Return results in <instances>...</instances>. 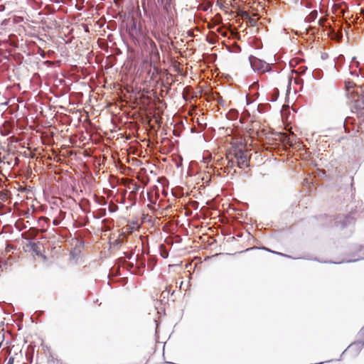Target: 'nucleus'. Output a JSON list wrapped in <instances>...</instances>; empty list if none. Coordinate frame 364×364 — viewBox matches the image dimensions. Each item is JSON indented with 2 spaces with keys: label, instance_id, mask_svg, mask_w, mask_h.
Here are the masks:
<instances>
[{
  "label": "nucleus",
  "instance_id": "nucleus-18",
  "mask_svg": "<svg viewBox=\"0 0 364 364\" xmlns=\"http://www.w3.org/2000/svg\"><path fill=\"white\" fill-rule=\"evenodd\" d=\"M161 256L163 258H167L168 257V252L166 250L161 251Z\"/></svg>",
  "mask_w": 364,
  "mask_h": 364
},
{
  "label": "nucleus",
  "instance_id": "nucleus-13",
  "mask_svg": "<svg viewBox=\"0 0 364 364\" xmlns=\"http://www.w3.org/2000/svg\"><path fill=\"white\" fill-rule=\"evenodd\" d=\"M96 202L100 205H105L107 204V200L104 197H97Z\"/></svg>",
  "mask_w": 364,
  "mask_h": 364
},
{
  "label": "nucleus",
  "instance_id": "nucleus-5",
  "mask_svg": "<svg viewBox=\"0 0 364 364\" xmlns=\"http://www.w3.org/2000/svg\"><path fill=\"white\" fill-rule=\"evenodd\" d=\"M363 346L364 338L358 339V341L349 345L348 347L343 351V353H345L346 352H349L352 353L353 355H356L359 353V352L361 350Z\"/></svg>",
  "mask_w": 364,
  "mask_h": 364
},
{
  "label": "nucleus",
  "instance_id": "nucleus-19",
  "mask_svg": "<svg viewBox=\"0 0 364 364\" xmlns=\"http://www.w3.org/2000/svg\"><path fill=\"white\" fill-rule=\"evenodd\" d=\"M164 9L167 11L168 12L170 9H171V5L168 6V4H167L166 2H164Z\"/></svg>",
  "mask_w": 364,
  "mask_h": 364
},
{
  "label": "nucleus",
  "instance_id": "nucleus-15",
  "mask_svg": "<svg viewBox=\"0 0 364 364\" xmlns=\"http://www.w3.org/2000/svg\"><path fill=\"white\" fill-rule=\"evenodd\" d=\"M312 75L316 79H319L321 77V70H314L312 73Z\"/></svg>",
  "mask_w": 364,
  "mask_h": 364
},
{
  "label": "nucleus",
  "instance_id": "nucleus-28",
  "mask_svg": "<svg viewBox=\"0 0 364 364\" xmlns=\"http://www.w3.org/2000/svg\"><path fill=\"white\" fill-rule=\"evenodd\" d=\"M328 55L326 53H323L321 55V58L322 59H326L327 58Z\"/></svg>",
  "mask_w": 364,
  "mask_h": 364
},
{
  "label": "nucleus",
  "instance_id": "nucleus-11",
  "mask_svg": "<svg viewBox=\"0 0 364 364\" xmlns=\"http://www.w3.org/2000/svg\"><path fill=\"white\" fill-rule=\"evenodd\" d=\"M238 114H239V113H238V112L237 110H235V109H230L228 112L227 116H228V118L229 119L235 120V119H236L237 118Z\"/></svg>",
  "mask_w": 364,
  "mask_h": 364
},
{
  "label": "nucleus",
  "instance_id": "nucleus-16",
  "mask_svg": "<svg viewBox=\"0 0 364 364\" xmlns=\"http://www.w3.org/2000/svg\"><path fill=\"white\" fill-rule=\"evenodd\" d=\"M215 95H216V97H214V100L218 101V102L220 105H223V100L222 97L219 94H215Z\"/></svg>",
  "mask_w": 364,
  "mask_h": 364
},
{
  "label": "nucleus",
  "instance_id": "nucleus-22",
  "mask_svg": "<svg viewBox=\"0 0 364 364\" xmlns=\"http://www.w3.org/2000/svg\"><path fill=\"white\" fill-rule=\"evenodd\" d=\"M60 221L58 219H54V220H53V225H55V226L58 225L60 224Z\"/></svg>",
  "mask_w": 364,
  "mask_h": 364
},
{
  "label": "nucleus",
  "instance_id": "nucleus-25",
  "mask_svg": "<svg viewBox=\"0 0 364 364\" xmlns=\"http://www.w3.org/2000/svg\"><path fill=\"white\" fill-rule=\"evenodd\" d=\"M233 165H234V161H229L228 166L232 167Z\"/></svg>",
  "mask_w": 364,
  "mask_h": 364
},
{
  "label": "nucleus",
  "instance_id": "nucleus-3",
  "mask_svg": "<svg viewBox=\"0 0 364 364\" xmlns=\"http://www.w3.org/2000/svg\"><path fill=\"white\" fill-rule=\"evenodd\" d=\"M333 221V225L336 227L340 226L341 229L348 228L354 224V219L350 215H337L331 219Z\"/></svg>",
  "mask_w": 364,
  "mask_h": 364
},
{
  "label": "nucleus",
  "instance_id": "nucleus-8",
  "mask_svg": "<svg viewBox=\"0 0 364 364\" xmlns=\"http://www.w3.org/2000/svg\"><path fill=\"white\" fill-rule=\"evenodd\" d=\"M107 214L106 209L105 208H100L96 212H94L92 213L93 218L95 219L101 218L104 216H105Z\"/></svg>",
  "mask_w": 364,
  "mask_h": 364
},
{
  "label": "nucleus",
  "instance_id": "nucleus-31",
  "mask_svg": "<svg viewBox=\"0 0 364 364\" xmlns=\"http://www.w3.org/2000/svg\"><path fill=\"white\" fill-rule=\"evenodd\" d=\"M127 257L130 259L132 257V254H129L128 255H127Z\"/></svg>",
  "mask_w": 364,
  "mask_h": 364
},
{
  "label": "nucleus",
  "instance_id": "nucleus-21",
  "mask_svg": "<svg viewBox=\"0 0 364 364\" xmlns=\"http://www.w3.org/2000/svg\"><path fill=\"white\" fill-rule=\"evenodd\" d=\"M6 364H14V358L10 357Z\"/></svg>",
  "mask_w": 364,
  "mask_h": 364
},
{
  "label": "nucleus",
  "instance_id": "nucleus-27",
  "mask_svg": "<svg viewBox=\"0 0 364 364\" xmlns=\"http://www.w3.org/2000/svg\"><path fill=\"white\" fill-rule=\"evenodd\" d=\"M353 62H354L356 64V66H358L359 62L355 60V58L353 57L352 59Z\"/></svg>",
  "mask_w": 364,
  "mask_h": 364
},
{
  "label": "nucleus",
  "instance_id": "nucleus-23",
  "mask_svg": "<svg viewBox=\"0 0 364 364\" xmlns=\"http://www.w3.org/2000/svg\"><path fill=\"white\" fill-rule=\"evenodd\" d=\"M359 337H364V327L360 331Z\"/></svg>",
  "mask_w": 364,
  "mask_h": 364
},
{
  "label": "nucleus",
  "instance_id": "nucleus-10",
  "mask_svg": "<svg viewBox=\"0 0 364 364\" xmlns=\"http://www.w3.org/2000/svg\"><path fill=\"white\" fill-rule=\"evenodd\" d=\"M119 265L122 266V267H124L125 268H127V269H129L131 270L132 269L134 268V264L132 263V262H127L123 258H120L119 259Z\"/></svg>",
  "mask_w": 364,
  "mask_h": 364
},
{
  "label": "nucleus",
  "instance_id": "nucleus-36",
  "mask_svg": "<svg viewBox=\"0 0 364 364\" xmlns=\"http://www.w3.org/2000/svg\"><path fill=\"white\" fill-rule=\"evenodd\" d=\"M251 23H255V20H254V19H252V20H251Z\"/></svg>",
  "mask_w": 364,
  "mask_h": 364
},
{
  "label": "nucleus",
  "instance_id": "nucleus-4",
  "mask_svg": "<svg viewBox=\"0 0 364 364\" xmlns=\"http://www.w3.org/2000/svg\"><path fill=\"white\" fill-rule=\"evenodd\" d=\"M235 157L237 159V166L240 168H247L249 167L248 164V157L247 154L243 151L242 149H237L235 151Z\"/></svg>",
  "mask_w": 364,
  "mask_h": 364
},
{
  "label": "nucleus",
  "instance_id": "nucleus-30",
  "mask_svg": "<svg viewBox=\"0 0 364 364\" xmlns=\"http://www.w3.org/2000/svg\"><path fill=\"white\" fill-rule=\"evenodd\" d=\"M165 2L168 4V6L171 5L172 0H164Z\"/></svg>",
  "mask_w": 364,
  "mask_h": 364
},
{
  "label": "nucleus",
  "instance_id": "nucleus-1",
  "mask_svg": "<svg viewBox=\"0 0 364 364\" xmlns=\"http://www.w3.org/2000/svg\"><path fill=\"white\" fill-rule=\"evenodd\" d=\"M144 43L146 50L149 54L151 63L154 64L157 63L160 60V54L156 44L151 38L146 39Z\"/></svg>",
  "mask_w": 364,
  "mask_h": 364
},
{
  "label": "nucleus",
  "instance_id": "nucleus-29",
  "mask_svg": "<svg viewBox=\"0 0 364 364\" xmlns=\"http://www.w3.org/2000/svg\"><path fill=\"white\" fill-rule=\"evenodd\" d=\"M274 95H277V96H278V95H279V90H278L277 89H275V90H274Z\"/></svg>",
  "mask_w": 364,
  "mask_h": 364
},
{
  "label": "nucleus",
  "instance_id": "nucleus-6",
  "mask_svg": "<svg viewBox=\"0 0 364 364\" xmlns=\"http://www.w3.org/2000/svg\"><path fill=\"white\" fill-rule=\"evenodd\" d=\"M146 267V261L143 256L137 255L136 256V268L137 271L133 272L132 273L134 274H142L140 269H144Z\"/></svg>",
  "mask_w": 364,
  "mask_h": 364
},
{
  "label": "nucleus",
  "instance_id": "nucleus-33",
  "mask_svg": "<svg viewBox=\"0 0 364 364\" xmlns=\"http://www.w3.org/2000/svg\"><path fill=\"white\" fill-rule=\"evenodd\" d=\"M274 97H277V95H274ZM277 100V97H275L274 99L272 100V102L275 101Z\"/></svg>",
  "mask_w": 364,
  "mask_h": 364
},
{
  "label": "nucleus",
  "instance_id": "nucleus-35",
  "mask_svg": "<svg viewBox=\"0 0 364 364\" xmlns=\"http://www.w3.org/2000/svg\"><path fill=\"white\" fill-rule=\"evenodd\" d=\"M209 43L213 44V43H214V41H209Z\"/></svg>",
  "mask_w": 364,
  "mask_h": 364
},
{
  "label": "nucleus",
  "instance_id": "nucleus-32",
  "mask_svg": "<svg viewBox=\"0 0 364 364\" xmlns=\"http://www.w3.org/2000/svg\"><path fill=\"white\" fill-rule=\"evenodd\" d=\"M331 263H333V264H341L343 263V262H330Z\"/></svg>",
  "mask_w": 364,
  "mask_h": 364
},
{
  "label": "nucleus",
  "instance_id": "nucleus-9",
  "mask_svg": "<svg viewBox=\"0 0 364 364\" xmlns=\"http://www.w3.org/2000/svg\"><path fill=\"white\" fill-rule=\"evenodd\" d=\"M113 223L112 219H109V218L103 219L102 221V223L103 225V230L108 231V230H111L110 223Z\"/></svg>",
  "mask_w": 364,
  "mask_h": 364
},
{
  "label": "nucleus",
  "instance_id": "nucleus-7",
  "mask_svg": "<svg viewBox=\"0 0 364 364\" xmlns=\"http://www.w3.org/2000/svg\"><path fill=\"white\" fill-rule=\"evenodd\" d=\"M41 244L39 242H30L28 246L30 247L31 250L35 252L37 255H41V252L40 250Z\"/></svg>",
  "mask_w": 364,
  "mask_h": 364
},
{
  "label": "nucleus",
  "instance_id": "nucleus-2",
  "mask_svg": "<svg viewBox=\"0 0 364 364\" xmlns=\"http://www.w3.org/2000/svg\"><path fill=\"white\" fill-rule=\"evenodd\" d=\"M249 61L254 71L266 73L271 70V67L269 63H267L265 61L259 59L255 56L250 55L249 57Z\"/></svg>",
  "mask_w": 364,
  "mask_h": 364
},
{
  "label": "nucleus",
  "instance_id": "nucleus-12",
  "mask_svg": "<svg viewBox=\"0 0 364 364\" xmlns=\"http://www.w3.org/2000/svg\"><path fill=\"white\" fill-rule=\"evenodd\" d=\"M317 16L318 11L316 10H314L306 17V21L309 22L314 21L317 18Z\"/></svg>",
  "mask_w": 364,
  "mask_h": 364
},
{
  "label": "nucleus",
  "instance_id": "nucleus-20",
  "mask_svg": "<svg viewBox=\"0 0 364 364\" xmlns=\"http://www.w3.org/2000/svg\"><path fill=\"white\" fill-rule=\"evenodd\" d=\"M360 259V258H355V259H348V260H346L345 262H355L357 261H359Z\"/></svg>",
  "mask_w": 364,
  "mask_h": 364
},
{
  "label": "nucleus",
  "instance_id": "nucleus-34",
  "mask_svg": "<svg viewBox=\"0 0 364 364\" xmlns=\"http://www.w3.org/2000/svg\"><path fill=\"white\" fill-rule=\"evenodd\" d=\"M157 1H158V2H160V1H161V4H164V0H157Z\"/></svg>",
  "mask_w": 364,
  "mask_h": 364
},
{
  "label": "nucleus",
  "instance_id": "nucleus-17",
  "mask_svg": "<svg viewBox=\"0 0 364 364\" xmlns=\"http://www.w3.org/2000/svg\"><path fill=\"white\" fill-rule=\"evenodd\" d=\"M263 249H264V250H267V251H268V252H270L274 253V254H277V255H282V256L288 257V256H287V255H284V254L280 253V252H277L272 251V250H269V249H268V248H265V247H264Z\"/></svg>",
  "mask_w": 364,
  "mask_h": 364
},
{
  "label": "nucleus",
  "instance_id": "nucleus-24",
  "mask_svg": "<svg viewBox=\"0 0 364 364\" xmlns=\"http://www.w3.org/2000/svg\"><path fill=\"white\" fill-rule=\"evenodd\" d=\"M121 245V241L119 240H116L114 242V245L119 246Z\"/></svg>",
  "mask_w": 364,
  "mask_h": 364
},
{
  "label": "nucleus",
  "instance_id": "nucleus-14",
  "mask_svg": "<svg viewBox=\"0 0 364 364\" xmlns=\"http://www.w3.org/2000/svg\"><path fill=\"white\" fill-rule=\"evenodd\" d=\"M118 210V205L114 204V203H110L109 205V207H108V210L110 212V213H114L116 212L117 210Z\"/></svg>",
  "mask_w": 364,
  "mask_h": 364
},
{
  "label": "nucleus",
  "instance_id": "nucleus-26",
  "mask_svg": "<svg viewBox=\"0 0 364 364\" xmlns=\"http://www.w3.org/2000/svg\"><path fill=\"white\" fill-rule=\"evenodd\" d=\"M300 69H301V73H304L307 70V68L306 67H301Z\"/></svg>",
  "mask_w": 364,
  "mask_h": 364
}]
</instances>
